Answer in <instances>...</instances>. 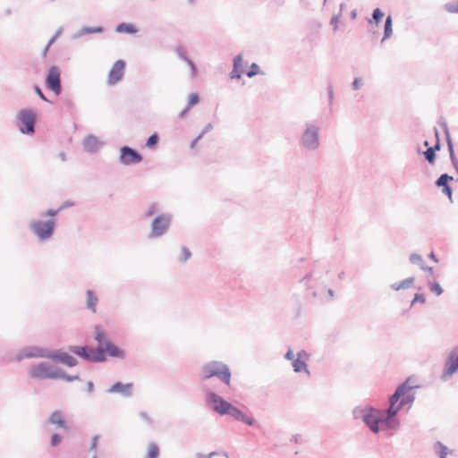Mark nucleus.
<instances>
[{
  "label": "nucleus",
  "mask_w": 458,
  "mask_h": 458,
  "mask_svg": "<svg viewBox=\"0 0 458 458\" xmlns=\"http://www.w3.org/2000/svg\"><path fill=\"white\" fill-rule=\"evenodd\" d=\"M412 378L407 377L405 381L400 384L389 397L390 413L397 414L405 405L411 406L415 401V393L413 390L419 388V386L411 385Z\"/></svg>",
  "instance_id": "f257e3e1"
},
{
  "label": "nucleus",
  "mask_w": 458,
  "mask_h": 458,
  "mask_svg": "<svg viewBox=\"0 0 458 458\" xmlns=\"http://www.w3.org/2000/svg\"><path fill=\"white\" fill-rule=\"evenodd\" d=\"M212 377H216L225 386H230L232 372L229 366L219 360H211L205 363L201 367L199 378L201 381H207Z\"/></svg>",
  "instance_id": "f03ea898"
},
{
  "label": "nucleus",
  "mask_w": 458,
  "mask_h": 458,
  "mask_svg": "<svg viewBox=\"0 0 458 458\" xmlns=\"http://www.w3.org/2000/svg\"><path fill=\"white\" fill-rule=\"evenodd\" d=\"M320 126L317 121H307L299 138L301 148L315 152L320 148Z\"/></svg>",
  "instance_id": "7ed1b4c3"
},
{
  "label": "nucleus",
  "mask_w": 458,
  "mask_h": 458,
  "mask_svg": "<svg viewBox=\"0 0 458 458\" xmlns=\"http://www.w3.org/2000/svg\"><path fill=\"white\" fill-rule=\"evenodd\" d=\"M56 221L54 218L47 220L33 219L29 223V229L40 242H48L55 234Z\"/></svg>",
  "instance_id": "20e7f679"
},
{
  "label": "nucleus",
  "mask_w": 458,
  "mask_h": 458,
  "mask_svg": "<svg viewBox=\"0 0 458 458\" xmlns=\"http://www.w3.org/2000/svg\"><path fill=\"white\" fill-rule=\"evenodd\" d=\"M16 120L21 133L31 135L35 132L37 114L32 109L24 108L20 110L16 115Z\"/></svg>",
  "instance_id": "39448f33"
},
{
  "label": "nucleus",
  "mask_w": 458,
  "mask_h": 458,
  "mask_svg": "<svg viewBox=\"0 0 458 458\" xmlns=\"http://www.w3.org/2000/svg\"><path fill=\"white\" fill-rule=\"evenodd\" d=\"M173 216L169 213H161L156 216L150 225L149 239H156L164 236L170 229Z\"/></svg>",
  "instance_id": "423d86ee"
},
{
  "label": "nucleus",
  "mask_w": 458,
  "mask_h": 458,
  "mask_svg": "<svg viewBox=\"0 0 458 458\" xmlns=\"http://www.w3.org/2000/svg\"><path fill=\"white\" fill-rule=\"evenodd\" d=\"M206 404L220 416L226 415L232 403L214 391L208 390L205 394Z\"/></svg>",
  "instance_id": "0eeeda50"
},
{
  "label": "nucleus",
  "mask_w": 458,
  "mask_h": 458,
  "mask_svg": "<svg viewBox=\"0 0 458 458\" xmlns=\"http://www.w3.org/2000/svg\"><path fill=\"white\" fill-rule=\"evenodd\" d=\"M68 351L89 362L99 363V360H101L102 353L98 351V346L92 347L88 344L69 345Z\"/></svg>",
  "instance_id": "6e6552de"
},
{
  "label": "nucleus",
  "mask_w": 458,
  "mask_h": 458,
  "mask_svg": "<svg viewBox=\"0 0 458 458\" xmlns=\"http://www.w3.org/2000/svg\"><path fill=\"white\" fill-rule=\"evenodd\" d=\"M55 368L47 362H40L30 369L29 377L34 379H55Z\"/></svg>",
  "instance_id": "1a4fd4ad"
},
{
  "label": "nucleus",
  "mask_w": 458,
  "mask_h": 458,
  "mask_svg": "<svg viewBox=\"0 0 458 458\" xmlns=\"http://www.w3.org/2000/svg\"><path fill=\"white\" fill-rule=\"evenodd\" d=\"M45 83L46 87L56 96L62 93L61 70L58 66L52 65L48 68Z\"/></svg>",
  "instance_id": "9d476101"
},
{
  "label": "nucleus",
  "mask_w": 458,
  "mask_h": 458,
  "mask_svg": "<svg viewBox=\"0 0 458 458\" xmlns=\"http://www.w3.org/2000/svg\"><path fill=\"white\" fill-rule=\"evenodd\" d=\"M458 372V345L454 347L447 354L444 369L441 375V379L445 380Z\"/></svg>",
  "instance_id": "9b49d317"
},
{
  "label": "nucleus",
  "mask_w": 458,
  "mask_h": 458,
  "mask_svg": "<svg viewBox=\"0 0 458 458\" xmlns=\"http://www.w3.org/2000/svg\"><path fill=\"white\" fill-rule=\"evenodd\" d=\"M98 351L102 353L99 363L106 362L107 360V357L121 360H123L126 357L125 351L117 346L113 341H106V345L103 347L98 346Z\"/></svg>",
  "instance_id": "f8f14e48"
},
{
  "label": "nucleus",
  "mask_w": 458,
  "mask_h": 458,
  "mask_svg": "<svg viewBox=\"0 0 458 458\" xmlns=\"http://www.w3.org/2000/svg\"><path fill=\"white\" fill-rule=\"evenodd\" d=\"M142 155L135 148L129 146L120 148L119 161L123 165L139 164L142 161Z\"/></svg>",
  "instance_id": "ddd939ff"
},
{
  "label": "nucleus",
  "mask_w": 458,
  "mask_h": 458,
  "mask_svg": "<svg viewBox=\"0 0 458 458\" xmlns=\"http://www.w3.org/2000/svg\"><path fill=\"white\" fill-rule=\"evenodd\" d=\"M380 413H383V411L371 407L370 410H369L368 414L364 418V424L374 434H377L380 431Z\"/></svg>",
  "instance_id": "4468645a"
},
{
  "label": "nucleus",
  "mask_w": 458,
  "mask_h": 458,
  "mask_svg": "<svg viewBox=\"0 0 458 458\" xmlns=\"http://www.w3.org/2000/svg\"><path fill=\"white\" fill-rule=\"evenodd\" d=\"M226 415L231 416L235 420L241 421L250 427L260 428V426L257 423V421L251 415H247L243 413L239 408L233 404L229 408V411Z\"/></svg>",
  "instance_id": "2eb2a0df"
},
{
  "label": "nucleus",
  "mask_w": 458,
  "mask_h": 458,
  "mask_svg": "<svg viewBox=\"0 0 458 458\" xmlns=\"http://www.w3.org/2000/svg\"><path fill=\"white\" fill-rule=\"evenodd\" d=\"M126 63L123 60H117L108 73L107 83L108 85H114L119 82L124 74Z\"/></svg>",
  "instance_id": "dca6fc26"
},
{
  "label": "nucleus",
  "mask_w": 458,
  "mask_h": 458,
  "mask_svg": "<svg viewBox=\"0 0 458 458\" xmlns=\"http://www.w3.org/2000/svg\"><path fill=\"white\" fill-rule=\"evenodd\" d=\"M49 360L66 365L70 368L75 367L78 364L76 358L61 350H52Z\"/></svg>",
  "instance_id": "f3484780"
},
{
  "label": "nucleus",
  "mask_w": 458,
  "mask_h": 458,
  "mask_svg": "<svg viewBox=\"0 0 458 458\" xmlns=\"http://www.w3.org/2000/svg\"><path fill=\"white\" fill-rule=\"evenodd\" d=\"M439 124L443 128L444 133L445 135L447 149H448L451 163L458 174V159L454 153V143H453V140H452L450 133H449V129H448L447 123L445 121H442L439 123Z\"/></svg>",
  "instance_id": "a211bd4d"
},
{
  "label": "nucleus",
  "mask_w": 458,
  "mask_h": 458,
  "mask_svg": "<svg viewBox=\"0 0 458 458\" xmlns=\"http://www.w3.org/2000/svg\"><path fill=\"white\" fill-rule=\"evenodd\" d=\"M103 145L104 143L99 141L98 138L93 134L88 135L82 141L84 150L90 154L97 153Z\"/></svg>",
  "instance_id": "6ab92c4d"
},
{
  "label": "nucleus",
  "mask_w": 458,
  "mask_h": 458,
  "mask_svg": "<svg viewBox=\"0 0 458 458\" xmlns=\"http://www.w3.org/2000/svg\"><path fill=\"white\" fill-rule=\"evenodd\" d=\"M132 387H133L132 383L123 384L122 382H116L114 385H112L106 390V392L108 394L118 393L121 395H123V397H131V396H132Z\"/></svg>",
  "instance_id": "aec40b11"
},
{
  "label": "nucleus",
  "mask_w": 458,
  "mask_h": 458,
  "mask_svg": "<svg viewBox=\"0 0 458 458\" xmlns=\"http://www.w3.org/2000/svg\"><path fill=\"white\" fill-rule=\"evenodd\" d=\"M454 177L447 174H442L435 182V184L438 188H442V192L452 200L453 189L449 185V182L453 181Z\"/></svg>",
  "instance_id": "412c9836"
},
{
  "label": "nucleus",
  "mask_w": 458,
  "mask_h": 458,
  "mask_svg": "<svg viewBox=\"0 0 458 458\" xmlns=\"http://www.w3.org/2000/svg\"><path fill=\"white\" fill-rule=\"evenodd\" d=\"M51 351L52 350L38 347V346H28V347H25V356L27 359H32V358L49 359Z\"/></svg>",
  "instance_id": "4be33fe9"
},
{
  "label": "nucleus",
  "mask_w": 458,
  "mask_h": 458,
  "mask_svg": "<svg viewBox=\"0 0 458 458\" xmlns=\"http://www.w3.org/2000/svg\"><path fill=\"white\" fill-rule=\"evenodd\" d=\"M309 356V353L304 350L297 353V358L294 359L292 362L294 372L301 373L305 371L307 374H310L307 363L304 360H301L302 357L308 358Z\"/></svg>",
  "instance_id": "5701e85b"
},
{
  "label": "nucleus",
  "mask_w": 458,
  "mask_h": 458,
  "mask_svg": "<svg viewBox=\"0 0 458 458\" xmlns=\"http://www.w3.org/2000/svg\"><path fill=\"white\" fill-rule=\"evenodd\" d=\"M397 414L390 413V406L383 411V413H380V424L385 425L388 428H394L396 425H398V420L395 419Z\"/></svg>",
  "instance_id": "b1692460"
},
{
  "label": "nucleus",
  "mask_w": 458,
  "mask_h": 458,
  "mask_svg": "<svg viewBox=\"0 0 458 458\" xmlns=\"http://www.w3.org/2000/svg\"><path fill=\"white\" fill-rule=\"evenodd\" d=\"M242 55L241 54L237 55L233 58V67L232 72H230L231 79H241L242 73Z\"/></svg>",
  "instance_id": "393cba45"
},
{
  "label": "nucleus",
  "mask_w": 458,
  "mask_h": 458,
  "mask_svg": "<svg viewBox=\"0 0 458 458\" xmlns=\"http://www.w3.org/2000/svg\"><path fill=\"white\" fill-rule=\"evenodd\" d=\"M328 271L329 270L327 268L321 267V264L317 263L315 265V269L312 272L306 274L302 278V281H309L312 278H314L317 281L321 280L323 277V274H327Z\"/></svg>",
  "instance_id": "a878e982"
},
{
  "label": "nucleus",
  "mask_w": 458,
  "mask_h": 458,
  "mask_svg": "<svg viewBox=\"0 0 458 458\" xmlns=\"http://www.w3.org/2000/svg\"><path fill=\"white\" fill-rule=\"evenodd\" d=\"M48 422L64 429L68 428V423L63 417L61 411H55L52 412L48 418Z\"/></svg>",
  "instance_id": "bb28decb"
},
{
  "label": "nucleus",
  "mask_w": 458,
  "mask_h": 458,
  "mask_svg": "<svg viewBox=\"0 0 458 458\" xmlns=\"http://www.w3.org/2000/svg\"><path fill=\"white\" fill-rule=\"evenodd\" d=\"M87 296V301H86V307L88 310L92 311L93 313H96L97 311V304L98 302V297L97 293L93 290H87L86 292Z\"/></svg>",
  "instance_id": "cd10ccee"
},
{
  "label": "nucleus",
  "mask_w": 458,
  "mask_h": 458,
  "mask_svg": "<svg viewBox=\"0 0 458 458\" xmlns=\"http://www.w3.org/2000/svg\"><path fill=\"white\" fill-rule=\"evenodd\" d=\"M104 31V27L102 26H97V27H82L80 30H78L74 34V38H78L87 34H93V33H102Z\"/></svg>",
  "instance_id": "c85d7f7f"
},
{
  "label": "nucleus",
  "mask_w": 458,
  "mask_h": 458,
  "mask_svg": "<svg viewBox=\"0 0 458 458\" xmlns=\"http://www.w3.org/2000/svg\"><path fill=\"white\" fill-rule=\"evenodd\" d=\"M115 31L118 33L136 34L138 28L132 23L122 22L116 26Z\"/></svg>",
  "instance_id": "c756f323"
},
{
  "label": "nucleus",
  "mask_w": 458,
  "mask_h": 458,
  "mask_svg": "<svg viewBox=\"0 0 458 458\" xmlns=\"http://www.w3.org/2000/svg\"><path fill=\"white\" fill-rule=\"evenodd\" d=\"M94 339H95V341L98 342V345L97 346H101V347L106 345V341H111L110 339L106 338V333H105V331L102 329V327L100 326H96L95 327V336H94Z\"/></svg>",
  "instance_id": "7c9ffc66"
},
{
  "label": "nucleus",
  "mask_w": 458,
  "mask_h": 458,
  "mask_svg": "<svg viewBox=\"0 0 458 458\" xmlns=\"http://www.w3.org/2000/svg\"><path fill=\"white\" fill-rule=\"evenodd\" d=\"M372 406L365 405V406H356L352 411V416L356 420H361L364 421L365 416L368 414L369 410H370Z\"/></svg>",
  "instance_id": "2f4dec72"
},
{
  "label": "nucleus",
  "mask_w": 458,
  "mask_h": 458,
  "mask_svg": "<svg viewBox=\"0 0 458 458\" xmlns=\"http://www.w3.org/2000/svg\"><path fill=\"white\" fill-rule=\"evenodd\" d=\"M64 379L67 382H72V381H76V380H80V376L79 375H73V376H71V375H68L65 373V371H64L62 369L60 368H55V379Z\"/></svg>",
  "instance_id": "473e14b6"
},
{
  "label": "nucleus",
  "mask_w": 458,
  "mask_h": 458,
  "mask_svg": "<svg viewBox=\"0 0 458 458\" xmlns=\"http://www.w3.org/2000/svg\"><path fill=\"white\" fill-rule=\"evenodd\" d=\"M393 34V20L391 15H388L385 21L384 26V37L382 42L389 38Z\"/></svg>",
  "instance_id": "72a5a7b5"
},
{
  "label": "nucleus",
  "mask_w": 458,
  "mask_h": 458,
  "mask_svg": "<svg viewBox=\"0 0 458 458\" xmlns=\"http://www.w3.org/2000/svg\"><path fill=\"white\" fill-rule=\"evenodd\" d=\"M99 437H100L98 435H95L92 437L91 445L89 449V454L86 458H98L97 448H98Z\"/></svg>",
  "instance_id": "f704fd0d"
},
{
  "label": "nucleus",
  "mask_w": 458,
  "mask_h": 458,
  "mask_svg": "<svg viewBox=\"0 0 458 458\" xmlns=\"http://www.w3.org/2000/svg\"><path fill=\"white\" fill-rule=\"evenodd\" d=\"M158 455H159L158 445L154 442L149 443L147 457L148 458H157Z\"/></svg>",
  "instance_id": "c9c22d12"
},
{
  "label": "nucleus",
  "mask_w": 458,
  "mask_h": 458,
  "mask_svg": "<svg viewBox=\"0 0 458 458\" xmlns=\"http://www.w3.org/2000/svg\"><path fill=\"white\" fill-rule=\"evenodd\" d=\"M409 260L411 264L418 265L420 267V269L425 265V261L422 256L418 253H411L409 257Z\"/></svg>",
  "instance_id": "e433bc0d"
},
{
  "label": "nucleus",
  "mask_w": 458,
  "mask_h": 458,
  "mask_svg": "<svg viewBox=\"0 0 458 458\" xmlns=\"http://www.w3.org/2000/svg\"><path fill=\"white\" fill-rule=\"evenodd\" d=\"M384 15L385 14L380 8H376L373 10L372 17L370 20H369V23L375 22L376 24H378L381 21V20L383 19Z\"/></svg>",
  "instance_id": "4c0bfd02"
},
{
  "label": "nucleus",
  "mask_w": 458,
  "mask_h": 458,
  "mask_svg": "<svg viewBox=\"0 0 458 458\" xmlns=\"http://www.w3.org/2000/svg\"><path fill=\"white\" fill-rule=\"evenodd\" d=\"M159 141V136L157 132L151 134L146 140V147L148 148H154L157 146Z\"/></svg>",
  "instance_id": "58836bf2"
},
{
  "label": "nucleus",
  "mask_w": 458,
  "mask_h": 458,
  "mask_svg": "<svg viewBox=\"0 0 458 458\" xmlns=\"http://www.w3.org/2000/svg\"><path fill=\"white\" fill-rule=\"evenodd\" d=\"M191 251L186 246H182L181 249V255L178 258V261L181 263H185L191 258Z\"/></svg>",
  "instance_id": "ea45409f"
},
{
  "label": "nucleus",
  "mask_w": 458,
  "mask_h": 458,
  "mask_svg": "<svg viewBox=\"0 0 458 458\" xmlns=\"http://www.w3.org/2000/svg\"><path fill=\"white\" fill-rule=\"evenodd\" d=\"M423 156H424V158L430 164V165H434L435 162H436V157H437V155L436 153L433 151V149H431L430 148H428L427 150L423 151L422 152Z\"/></svg>",
  "instance_id": "a19ab883"
},
{
  "label": "nucleus",
  "mask_w": 458,
  "mask_h": 458,
  "mask_svg": "<svg viewBox=\"0 0 458 458\" xmlns=\"http://www.w3.org/2000/svg\"><path fill=\"white\" fill-rule=\"evenodd\" d=\"M428 288L430 292L435 293L437 296H439L443 293L444 290L442 286L437 282H428Z\"/></svg>",
  "instance_id": "79ce46f5"
},
{
  "label": "nucleus",
  "mask_w": 458,
  "mask_h": 458,
  "mask_svg": "<svg viewBox=\"0 0 458 458\" xmlns=\"http://www.w3.org/2000/svg\"><path fill=\"white\" fill-rule=\"evenodd\" d=\"M63 106L69 111H72L75 108V102L67 96H64L61 98Z\"/></svg>",
  "instance_id": "37998d69"
},
{
  "label": "nucleus",
  "mask_w": 458,
  "mask_h": 458,
  "mask_svg": "<svg viewBox=\"0 0 458 458\" xmlns=\"http://www.w3.org/2000/svg\"><path fill=\"white\" fill-rule=\"evenodd\" d=\"M435 447L438 449L439 458H446L448 454V448L441 442L437 441L435 444Z\"/></svg>",
  "instance_id": "c03bdc74"
},
{
  "label": "nucleus",
  "mask_w": 458,
  "mask_h": 458,
  "mask_svg": "<svg viewBox=\"0 0 458 458\" xmlns=\"http://www.w3.org/2000/svg\"><path fill=\"white\" fill-rule=\"evenodd\" d=\"M175 53H176L177 56H178L181 60H182V61H184V62H186V63H188V61H189V60H191V58H189V57H188L187 53H186V50H185V49H184V47H182V46H179V47H177L175 48Z\"/></svg>",
  "instance_id": "a18cd8bd"
},
{
  "label": "nucleus",
  "mask_w": 458,
  "mask_h": 458,
  "mask_svg": "<svg viewBox=\"0 0 458 458\" xmlns=\"http://www.w3.org/2000/svg\"><path fill=\"white\" fill-rule=\"evenodd\" d=\"M445 10L450 13H458V0L446 3L445 4Z\"/></svg>",
  "instance_id": "49530a36"
},
{
  "label": "nucleus",
  "mask_w": 458,
  "mask_h": 458,
  "mask_svg": "<svg viewBox=\"0 0 458 458\" xmlns=\"http://www.w3.org/2000/svg\"><path fill=\"white\" fill-rule=\"evenodd\" d=\"M259 73H260V69H259V66L256 63L251 64L249 70L246 72V74L249 78H252V77L258 75Z\"/></svg>",
  "instance_id": "de8ad7c7"
},
{
  "label": "nucleus",
  "mask_w": 458,
  "mask_h": 458,
  "mask_svg": "<svg viewBox=\"0 0 458 458\" xmlns=\"http://www.w3.org/2000/svg\"><path fill=\"white\" fill-rule=\"evenodd\" d=\"M60 208H57V209H53V208H49L47 210H45V211H42L39 213V216L44 218V217H54L59 212H60Z\"/></svg>",
  "instance_id": "09e8293b"
},
{
  "label": "nucleus",
  "mask_w": 458,
  "mask_h": 458,
  "mask_svg": "<svg viewBox=\"0 0 458 458\" xmlns=\"http://www.w3.org/2000/svg\"><path fill=\"white\" fill-rule=\"evenodd\" d=\"M199 99L200 98H199V96L198 93H191L189 96L187 106L191 108L192 106H194L195 105H197L199 102Z\"/></svg>",
  "instance_id": "8fccbe9b"
},
{
  "label": "nucleus",
  "mask_w": 458,
  "mask_h": 458,
  "mask_svg": "<svg viewBox=\"0 0 458 458\" xmlns=\"http://www.w3.org/2000/svg\"><path fill=\"white\" fill-rule=\"evenodd\" d=\"M157 212V204L152 203L149 205V207L147 208V210L144 213V216L146 218L153 216Z\"/></svg>",
  "instance_id": "3c124183"
},
{
  "label": "nucleus",
  "mask_w": 458,
  "mask_h": 458,
  "mask_svg": "<svg viewBox=\"0 0 458 458\" xmlns=\"http://www.w3.org/2000/svg\"><path fill=\"white\" fill-rule=\"evenodd\" d=\"M414 280L415 279L412 276L408 277L399 283V287H401L402 290L408 289L409 287H411L412 285V284L414 283Z\"/></svg>",
  "instance_id": "603ef678"
},
{
  "label": "nucleus",
  "mask_w": 458,
  "mask_h": 458,
  "mask_svg": "<svg viewBox=\"0 0 458 458\" xmlns=\"http://www.w3.org/2000/svg\"><path fill=\"white\" fill-rule=\"evenodd\" d=\"M33 89L35 90V93L38 96V98L41 100H43L45 102H50L49 99L46 97V95L44 94L43 90L41 89V88L38 85H34Z\"/></svg>",
  "instance_id": "864d4df0"
},
{
  "label": "nucleus",
  "mask_w": 458,
  "mask_h": 458,
  "mask_svg": "<svg viewBox=\"0 0 458 458\" xmlns=\"http://www.w3.org/2000/svg\"><path fill=\"white\" fill-rule=\"evenodd\" d=\"M61 441H62V437L57 433H54L51 436L50 445H51V446L55 447V446H57L61 443Z\"/></svg>",
  "instance_id": "5fc2aeb1"
},
{
  "label": "nucleus",
  "mask_w": 458,
  "mask_h": 458,
  "mask_svg": "<svg viewBox=\"0 0 458 458\" xmlns=\"http://www.w3.org/2000/svg\"><path fill=\"white\" fill-rule=\"evenodd\" d=\"M218 454H219V453L216 452V451H213V452H211L209 454H202V453H196L194 454L193 458H212V457L216 456Z\"/></svg>",
  "instance_id": "6e6d98bb"
},
{
  "label": "nucleus",
  "mask_w": 458,
  "mask_h": 458,
  "mask_svg": "<svg viewBox=\"0 0 458 458\" xmlns=\"http://www.w3.org/2000/svg\"><path fill=\"white\" fill-rule=\"evenodd\" d=\"M435 135L437 138L436 143L434 144V146L429 147V148L431 149H433V151L436 153L437 151L440 150V148H441L440 139H439L438 131L437 129H435Z\"/></svg>",
  "instance_id": "4d7b16f0"
},
{
  "label": "nucleus",
  "mask_w": 458,
  "mask_h": 458,
  "mask_svg": "<svg viewBox=\"0 0 458 458\" xmlns=\"http://www.w3.org/2000/svg\"><path fill=\"white\" fill-rule=\"evenodd\" d=\"M363 86V81L361 78L360 77H356L354 78L352 83V89L354 90H357L359 89L360 88H361Z\"/></svg>",
  "instance_id": "13d9d810"
},
{
  "label": "nucleus",
  "mask_w": 458,
  "mask_h": 458,
  "mask_svg": "<svg viewBox=\"0 0 458 458\" xmlns=\"http://www.w3.org/2000/svg\"><path fill=\"white\" fill-rule=\"evenodd\" d=\"M340 17H341V13H339L338 14L333 15L330 20V24L334 26V30H336L338 28V22L340 21Z\"/></svg>",
  "instance_id": "bf43d9fd"
},
{
  "label": "nucleus",
  "mask_w": 458,
  "mask_h": 458,
  "mask_svg": "<svg viewBox=\"0 0 458 458\" xmlns=\"http://www.w3.org/2000/svg\"><path fill=\"white\" fill-rule=\"evenodd\" d=\"M187 64L190 66L191 68V77L194 78L197 76V72H198V69H197V66L196 64H194V62L192 60H189Z\"/></svg>",
  "instance_id": "052dcab7"
},
{
  "label": "nucleus",
  "mask_w": 458,
  "mask_h": 458,
  "mask_svg": "<svg viewBox=\"0 0 458 458\" xmlns=\"http://www.w3.org/2000/svg\"><path fill=\"white\" fill-rule=\"evenodd\" d=\"M62 28H60L58 30H56V32L54 34V36L49 39L48 41V47H51L55 41L56 39L61 36L62 34Z\"/></svg>",
  "instance_id": "680f3d73"
},
{
  "label": "nucleus",
  "mask_w": 458,
  "mask_h": 458,
  "mask_svg": "<svg viewBox=\"0 0 458 458\" xmlns=\"http://www.w3.org/2000/svg\"><path fill=\"white\" fill-rule=\"evenodd\" d=\"M327 95H328L329 105H332L333 100H334V90H333V86L331 84H329L327 86Z\"/></svg>",
  "instance_id": "e2e57ef3"
},
{
  "label": "nucleus",
  "mask_w": 458,
  "mask_h": 458,
  "mask_svg": "<svg viewBox=\"0 0 458 458\" xmlns=\"http://www.w3.org/2000/svg\"><path fill=\"white\" fill-rule=\"evenodd\" d=\"M139 415H140V417L142 420H146L149 425H152V424H153V420H152V419L148 415V413H147V412H145V411H140V412L139 413Z\"/></svg>",
  "instance_id": "0e129e2a"
},
{
  "label": "nucleus",
  "mask_w": 458,
  "mask_h": 458,
  "mask_svg": "<svg viewBox=\"0 0 458 458\" xmlns=\"http://www.w3.org/2000/svg\"><path fill=\"white\" fill-rule=\"evenodd\" d=\"M414 301L420 302V303H425L426 298L423 293H415L414 294Z\"/></svg>",
  "instance_id": "69168bd1"
},
{
  "label": "nucleus",
  "mask_w": 458,
  "mask_h": 458,
  "mask_svg": "<svg viewBox=\"0 0 458 458\" xmlns=\"http://www.w3.org/2000/svg\"><path fill=\"white\" fill-rule=\"evenodd\" d=\"M212 129H213V124L209 123L206 124V126L204 127V129L199 135H202V137H203L206 133L210 131Z\"/></svg>",
  "instance_id": "338daca9"
},
{
  "label": "nucleus",
  "mask_w": 458,
  "mask_h": 458,
  "mask_svg": "<svg viewBox=\"0 0 458 458\" xmlns=\"http://www.w3.org/2000/svg\"><path fill=\"white\" fill-rule=\"evenodd\" d=\"M284 359L288 360H294V354L293 352L290 349L286 352L284 354Z\"/></svg>",
  "instance_id": "774afa93"
}]
</instances>
